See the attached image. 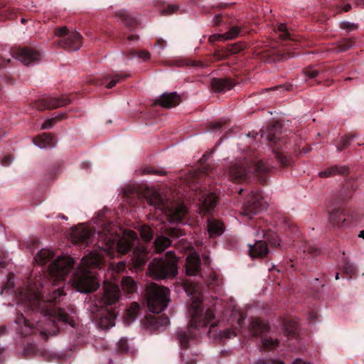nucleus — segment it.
I'll use <instances>...</instances> for the list:
<instances>
[{
    "instance_id": "1",
    "label": "nucleus",
    "mask_w": 364,
    "mask_h": 364,
    "mask_svg": "<svg viewBox=\"0 0 364 364\" xmlns=\"http://www.w3.org/2000/svg\"><path fill=\"white\" fill-rule=\"evenodd\" d=\"M178 260L172 251L166 253L165 257L154 259L149 264V274L154 279L173 277L177 274Z\"/></svg>"
},
{
    "instance_id": "2",
    "label": "nucleus",
    "mask_w": 364,
    "mask_h": 364,
    "mask_svg": "<svg viewBox=\"0 0 364 364\" xmlns=\"http://www.w3.org/2000/svg\"><path fill=\"white\" fill-rule=\"evenodd\" d=\"M170 290L164 286L151 283L145 289V298L149 310L154 314L163 311L170 301Z\"/></svg>"
},
{
    "instance_id": "3",
    "label": "nucleus",
    "mask_w": 364,
    "mask_h": 364,
    "mask_svg": "<svg viewBox=\"0 0 364 364\" xmlns=\"http://www.w3.org/2000/svg\"><path fill=\"white\" fill-rule=\"evenodd\" d=\"M191 303L190 304L188 313L189 316V327L194 328H200L206 327L210 324L211 326L214 325L212 323L215 319V312L211 308H208L204 314H203L202 299L200 296L192 297Z\"/></svg>"
},
{
    "instance_id": "4",
    "label": "nucleus",
    "mask_w": 364,
    "mask_h": 364,
    "mask_svg": "<svg viewBox=\"0 0 364 364\" xmlns=\"http://www.w3.org/2000/svg\"><path fill=\"white\" fill-rule=\"evenodd\" d=\"M71 284L77 291L81 293L95 291L100 286L94 272L80 265L73 274Z\"/></svg>"
},
{
    "instance_id": "5",
    "label": "nucleus",
    "mask_w": 364,
    "mask_h": 364,
    "mask_svg": "<svg viewBox=\"0 0 364 364\" xmlns=\"http://www.w3.org/2000/svg\"><path fill=\"white\" fill-rule=\"evenodd\" d=\"M69 95L51 96L43 95L31 103V106L39 111L51 110L65 107L71 104Z\"/></svg>"
},
{
    "instance_id": "6",
    "label": "nucleus",
    "mask_w": 364,
    "mask_h": 364,
    "mask_svg": "<svg viewBox=\"0 0 364 364\" xmlns=\"http://www.w3.org/2000/svg\"><path fill=\"white\" fill-rule=\"evenodd\" d=\"M74 263L73 259L69 256L58 257L49 265L48 273L55 281H64Z\"/></svg>"
},
{
    "instance_id": "7",
    "label": "nucleus",
    "mask_w": 364,
    "mask_h": 364,
    "mask_svg": "<svg viewBox=\"0 0 364 364\" xmlns=\"http://www.w3.org/2000/svg\"><path fill=\"white\" fill-rule=\"evenodd\" d=\"M121 298L119 287L113 282L105 281L102 288L100 303L104 306H111L117 304Z\"/></svg>"
},
{
    "instance_id": "8",
    "label": "nucleus",
    "mask_w": 364,
    "mask_h": 364,
    "mask_svg": "<svg viewBox=\"0 0 364 364\" xmlns=\"http://www.w3.org/2000/svg\"><path fill=\"white\" fill-rule=\"evenodd\" d=\"M15 57L26 65L38 61L41 59L40 52L31 47H18L14 51Z\"/></svg>"
},
{
    "instance_id": "9",
    "label": "nucleus",
    "mask_w": 364,
    "mask_h": 364,
    "mask_svg": "<svg viewBox=\"0 0 364 364\" xmlns=\"http://www.w3.org/2000/svg\"><path fill=\"white\" fill-rule=\"evenodd\" d=\"M117 239V235L115 231L105 230L99 235L98 246L107 255H112Z\"/></svg>"
},
{
    "instance_id": "10",
    "label": "nucleus",
    "mask_w": 364,
    "mask_h": 364,
    "mask_svg": "<svg viewBox=\"0 0 364 364\" xmlns=\"http://www.w3.org/2000/svg\"><path fill=\"white\" fill-rule=\"evenodd\" d=\"M137 239L136 233L133 230H127L123 233L122 237L117 244V252L122 255L127 254Z\"/></svg>"
},
{
    "instance_id": "11",
    "label": "nucleus",
    "mask_w": 364,
    "mask_h": 364,
    "mask_svg": "<svg viewBox=\"0 0 364 364\" xmlns=\"http://www.w3.org/2000/svg\"><path fill=\"white\" fill-rule=\"evenodd\" d=\"M92 233V230L84 225H79L72 228L70 240L73 244L86 242L89 240Z\"/></svg>"
},
{
    "instance_id": "12",
    "label": "nucleus",
    "mask_w": 364,
    "mask_h": 364,
    "mask_svg": "<svg viewBox=\"0 0 364 364\" xmlns=\"http://www.w3.org/2000/svg\"><path fill=\"white\" fill-rule=\"evenodd\" d=\"M181 102V96L176 92L164 93L154 100V105H159L164 108L170 109L178 105Z\"/></svg>"
},
{
    "instance_id": "13",
    "label": "nucleus",
    "mask_w": 364,
    "mask_h": 364,
    "mask_svg": "<svg viewBox=\"0 0 364 364\" xmlns=\"http://www.w3.org/2000/svg\"><path fill=\"white\" fill-rule=\"evenodd\" d=\"M105 262L103 256L97 252H91L84 256L80 266L90 269L91 268H100Z\"/></svg>"
},
{
    "instance_id": "14",
    "label": "nucleus",
    "mask_w": 364,
    "mask_h": 364,
    "mask_svg": "<svg viewBox=\"0 0 364 364\" xmlns=\"http://www.w3.org/2000/svg\"><path fill=\"white\" fill-rule=\"evenodd\" d=\"M266 206L263 197L259 193H252L250 198L245 205V209L251 213L255 214Z\"/></svg>"
},
{
    "instance_id": "15",
    "label": "nucleus",
    "mask_w": 364,
    "mask_h": 364,
    "mask_svg": "<svg viewBox=\"0 0 364 364\" xmlns=\"http://www.w3.org/2000/svg\"><path fill=\"white\" fill-rule=\"evenodd\" d=\"M248 328L252 336L255 337L260 336L270 330L269 324L259 318H252Z\"/></svg>"
},
{
    "instance_id": "16",
    "label": "nucleus",
    "mask_w": 364,
    "mask_h": 364,
    "mask_svg": "<svg viewBox=\"0 0 364 364\" xmlns=\"http://www.w3.org/2000/svg\"><path fill=\"white\" fill-rule=\"evenodd\" d=\"M200 259L196 252L191 253L186 258V272L188 276H196L200 272Z\"/></svg>"
},
{
    "instance_id": "17",
    "label": "nucleus",
    "mask_w": 364,
    "mask_h": 364,
    "mask_svg": "<svg viewBox=\"0 0 364 364\" xmlns=\"http://www.w3.org/2000/svg\"><path fill=\"white\" fill-rule=\"evenodd\" d=\"M59 44L65 48L77 50L80 49L82 45V36L77 32L74 31L69 34L68 37L65 40H60Z\"/></svg>"
},
{
    "instance_id": "18",
    "label": "nucleus",
    "mask_w": 364,
    "mask_h": 364,
    "mask_svg": "<svg viewBox=\"0 0 364 364\" xmlns=\"http://www.w3.org/2000/svg\"><path fill=\"white\" fill-rule=\"evenodd\" d=\"M249 166H245L240 164H236L230 169V176L237 181H245L250 173Z\"/></svg>"
},
{
    "instance_id": "19",
    "label": "nucleus",
    "mask_w": 364,
    "mask_h": 364,
    "mask_svg": "<svg viewBox=\"0 0 364 364\" xmlns=\"http://www.w3.org/2000/svg\"><path fill=\"white\" fill-rule=\"evenodd\" d=\"M268 253V246L264 241H257L250 247V255L254 258H264Z\"/></svg>"
},
{
    "instance_id": "20",
    "label": "nucleus",
    "mask_w": 364,
    "mask_h": 364,
    "mask_svg": "<svg viewBox=\"0 0 364 364\" xmlns=\"http://www.w3.org/2000/svg\"><path fill=\"white\" fill-rule=\"evenodd\" d=\"M235 84L229 78H213L211 81V87L214 92H220L230 90Z\"/></svg>"
},
{
    "instance_id": "21",
    "label": "nucleus",
    "mask_w": 364,
    "mask_h": 364,
    "mask_svg": "<svg viewBox=\"0 0 364 364\" xmlns=\"http://www.w3.org/2000/svg\"><path fill=\"white\" fill-rule=\"evenodd\" d=\"M148 253L142 247H136L133 252L132 258V264L134 268H140L145 265L148 259Z\"/></svg>"
},
{
    "instance_id": "22",
    "label": "nucleus",
    "mask_w": 364,
    "mask_h": 364,
    "mask_svg": "<svg viewBox=\"0 0 364 364\" xmlns=\"http://www.w3.org/2000/svg\"><path fill=\"white\" fill-rule=\"evenodd\" d=\"M218 197L215 194L210 193L208 194L202 201L200 207V213L205 215L210 213L216 206Z\"/></svg>"
},
{
    "instance_id": "23",
    "label": "nucleus",
    "mask_w": 364,
    "mask_h": 364,
    "mask_svg": "<svg viewBox=\"0 0 364 364\" xmlns=\"http://www.w3.org/2000/svg\"><path fill=\"white\" fill-rule=\"evenodd\" d=\"M207 229L210 237H215L223 233L225 227L220 220L210 219L208 220Z\"/></svg>"
},
{
    "instance_id": "24",
    "label": "nucleus",
    "mask_w": 364,
    "mask_h": 364,
    "mask_svg": "<svg viewBox=\"0 0 364 364\" xmlns=\"http://www.w3.org/2000/svg\"><path fill=\"white\" fill-rule=\"evenodd\" d=\"M186 213H187V208L184 205H183V204L178 205L175 208L173 211L168 215V220L170 223L180 222L184 218Z\"/></svg>"
},
{
    "instance_id": "25",
    "label": "nucleus",
    "mask_w": 364,
    "mask_h": 364,
    "mask_svg": "<svg viewBox=\"0 0 364 364\" xmlns=\"http://www.w3.org/2000/svg\"><path fill=\"white\" fill-rule=\"evenodd\" d=\"M144 196L151 205L159 208L161 203L160 195L155 191L146 188L144 192Z\"/></svg>"
},
{
    "instance_id": "26",
    "label": "nucleus",
    "mask_w": 364,
    "mask_h": 364,
    "mask_svg": "<svg viewBox=\"0 0 364 364\" xmlns=\"http://www.w3.org/2000/svg\"><path fill=\"white\" fill-rule=\"evenodd\" d=\"M121 287L126 294H133L137 289L136 282L131 277H124L122 279Z\"/></svg>"
},
{
    "instance_id": "27",
    "label": "nucleus",
    "mask_w": 364,
    "mask_h": 364,
    "mask_svg": "<svg viewBox=\"0 0 364 364\" xmlns=\"http://www.w3.org/2000/svg\"><path fill=\"white\" fill-rule=\"evenodd\" d=\"M53 257L54 252L53 251L48 249H42L36 255L35 260L38 264L43 265L48 263Z\"/></svg>"
},
{
    "instance_id": "28",
    "label": "nucleus",
    "mask_w": 364,
    "mask_h": 364,
    "mask_svg": "<svg viewBox=\"0 0 364 364\" xmlns=\"http://www.w3.org/2000/svg\"><path fill=\"white\" fill-rule=\"evenodd\" d=\"M171 244V242L168 237L164 236L157 237L154 241L156 252L157 253H161L168 248Z\"/></svg>"
},
{
    "instance_id": "29",
    "label": "nucleus",
    "mask_w": 364,
    "mask_h": 364,
    "mask_svg": "<svg viewBox=\"0 0 364 364\" xmlns=\"http://www.w3.org/2000/svg\"><path fill=\"white\" fill-rule=\"evenodd\" d=\"M140 310V306L137 302H132L129 308L127 310L126 316L128 322L135 320Z\"/></svg>"
},
{
    "instance_id": "30",
    "label": "nucleus",
    "mask_w": 364,
    "mask_h": 364,
    "mask_svg": "<svg viewBox=\"0 0 364 364\" xmlns=\"http://www.w3.org/2000/svg\"><path fill=\"white\" fill-rule=\"evenodd\" d=\"M354 41L351 38H345L338 41L333 50L336 52H343L350 48L354 45Z\"/></svg>"
},
{
    "instance_id": "31",
    "label": "nucleus",
    "mask_w": 364,
    "mask_h": 364,
    "mask_svg": "<svg viewBox=\"0 0 364 364\" xmlns=\"http://www.w3.org/2000/svg\"><path fill=\"white\" fill-rule=\"evenodd\" d=\"M53 315L57 316L58 319L64 323H67L73 326L74 321L70 317V316L62 309H57Z\"/></svg>"
},
{
    "instance_id": "32",
    "label": "nucleus",
    "mask_w": 364,
    "mask_h": 364,
    "mask_svg": "<svg viewBox=\"0 0 364 364\" xmlns=\"http://www.w3.org/2000/svg\"><path fill=\"white\" fill-rule=\"evenodd\" d=\"M127 55L131 57L137 56L143 61H146L151 58V53L148 50H132L127 53Z\"/></svg>"
},
{
    "instance_id": "33",
    "label": "nucleus",
    "mask_w": 364,
    "mask_h": 364,
    "mask_svg": "<svg viewBox=\"0 0 364 364\" xmlns=\"http://www.w3.org/2000/svg\"><path fill=\"white\" fill-rule=\"evenodd\" d=\"M251 173H265L269 171L268 167L262 161H257L253 165L249 166Z\"/></svg>"
},
{
    "instance_id": "34",
    "label": "nucleus",
    "mask_w": 364,
    "mask_h": 364,
    "mask_svg": "<svg viewBox=\"0 0 364 364\" xmlns=\"http://www.w3.org/2000/svg\"><path fill=\"white\" fill-rule=\"evenodd\" d=\"M53 140L54 136L51 133H44L36 139V142L38 143V141H42L43 144H38V146L44 147L46 144H51Z\"/></svg>"
},
{
    "instance_id": "35",
    "label": "nucleus",
    "mask_w": 364,
    "mask_h": 364,
    "mask_svg": "<svg viewBox=\"0 0 364 364\" xmlns=\"http://www.w3.org/2000/svg\"><path fill=\"white\" fill-rule=\"evenodd\" d=\"M116 318V315L114 313L109 314V316H105L101 318L100 326L102 328H108L114 325V319Z\"/></svg>"
},
{
    "instance_id": "36",
    "label": "nucleus",
    "mask_w": 364,
    "mask_h": 364,
    "mask_svg": "<svg viewBox=\"0 0 364 364\" xmlns=\"http://www.w3.org/2000/svg\"><path fill=\"white\" fill-rule=\"evenodd\" d=\"M140 235L141 238L146 241H150L153 237V231L149 225H143L140 228Z\"/></svg>"
},
{
    "instance_id": "37",
    "label": "nucleus",
    "mask_w": 364,
    "mask_h": 364,
    "mask_svg": "<svg viewBox=\"0 0 364 364\" xmlns=\"http://www.w3.org/2000/svg\"><path fill=\"white\" fill-rule=\"evenodd\" d=\"M302 72L304 76L308 79H314L319 74V71L314 67L305 68L303 69Z\"/></svg>"
},
{
    "instance_id": "38",
    "label": "nucleus",
    "mask_w": 364,
    "mask_h": 364,
    "mask_svg": "<svg viewBox=\"0 0 364 364\" xmlns=\"http://www.w3.org/2000/svg\"><path fill=\"white\" fill-rule=\"evenodd\" d=\"M277 32L279 33V37L280 39L285 41L289 38L290 34L287 30L286 24L280 23L278 26Z\"/></svg>"
},
{
    "instance_id": "39",
    "label": "nucleus",
    "mask_w": 364,
    "mask_h": 364,
    "mask_svg": "<svg viewBox=\"0 0 364 364\" xmlns=\"http://www.w3.org/2000/svg\"><path fill=\"white\" fill-rule=\"evenodd\" d=\"M240 31H241V29L238 26L231 27L228 31L225 33L226 39L228 41H229V40H232V39L237 38L239 36Z\"/></svg>"
},
{
    "instance_id": "40",
    "label": "nucleus",
    "mask_w": 364,
    "mask_h": 364,
    "mask_svg": "<svg viewBox=\"0 0 364 364\" xmlns=\"http://www.w3.org/2000/svg\"><path fill=\"white\" fill-rule=\"evenodd\" d=\"M338 173H340L338 167L333 166V167L328 168L326 170L320 171L318 175L321 178H327V177H330L332 176H335Z\"/></svg>"
},
{
    "instance_id": "41",
    "label": "nucleus",
    "mask_w": 364,
    "mask_h": 364,
    "mask_svg": "<svg viewBox=\"0 0 364 364\" xmlns=\"http://www.w3.org/2000/svg\"><path fill=\"white\" fill-rule=\"evenodd\" d=\"M262 342L263 346L268 349H273L279 345V341L277 339L274 340L272 338H263Z\"/></svg>"
},
{
    "instance_id": "42",
    "label": "nucleus",
    "mask_w": 364,
    "mask_h": 364,
    "mask_svg": "<svg viewBox=\"0 0 364 364\" xmlns=\"http://www.w3.org/2000/svg\"><path fill=\"white\" fill-rule=\"evenodd\" d=\"M304 252L311 255L313 256H317L320 255L321 250L317 246L307 245L304 249Z\"/></svg>"
},
{
    "instance_id": "43",
    "label": "nucleus",
    "mask_w": 364,
    "mask_h": 364,
    "mask_svg": "<svg viewBox=\"0 0 364 364\" xmlns=\"http://www.w3.org/2000/svg\"><path fill=\"white\" fill-rule=\"evenodd\" d=\"M166 172L163 170H154L151 167H146L141 169V174H156V175H166Z\"/></svg>"
},
{
    "instance_id": "44",
    "label": "nucleus",
    "mask_w": 364,
    "mask_h": 364,
    "mask_svg": "<svg viewBox=\"0 0 364 364\" xmlns=\"http://www.w3.org/2000/svg\"><path fill=\"white\" fill-rule=\"evenodd\" d=\"M54 33L55 36L59 37H63L70 34L67 26H60L56 28L54 31Z\"/></svg>"
},
{
    "instance_id": "45",
    "label": "nucleus",
    "mask_w": 364,
    "mask_h": 364,
    "mask_svg": "<svg viewBox=\"0 0 364 364\" xmlns=\"http://www.w3.org/2000/svg\"><path fill=\"white\" fill-rule=\"evenodd\" d=\"M340 27L343 30L350 31L356 29L358 28V25L349 21H342L340 23Z\"/></svg>"
},
{
    "instance_id": "46",
    "label": "nucleus",
    "mask_w": 364,
    "mask_h": 364,
    "mask_svg": "<svg viewBox=\"0 0 364 364\" xmlns=\"http://www.w3.org/2000/svg\"><path fill=\"white\" fill-rule=\"evenodd\" d=\"M208 41L210 43H213L216 41H228L226 39L225 34H213L210 36Z\"/></svg>"
},
{
    "instance_id": "47",
    "label": "nucleus",
    "mask_w": 364,
    "mask_h": 364,
    "mask_svg": "<svg viewBox=\"0 0 364 364\" xmlns=\"http://www.w3.org/2000/svg\"><path fill=\"white\" fill-rule=\"evenodd\" d=\"M178 9V6L171 4L166 9L161 10V14L164 15H170L175 13Z\"/></svg>"
},
{
    "instance_id": "48",
    "label": "nucleus",
    "mask_w": 364,
    "mask_h": 364,
    "mask_svg": "<svg viewBox=\"0 0 364 364\" xmlns=\"http://www.w3.org/2000/svg\"><path fill=\"white\" fill-rule=\"evenodd\" d=\"M126 78V76H119V75H116L114 77V78L107 85L106 87L107 89H111L113 87H114L117 83H118L119 82L124 80Z\"/></svg>"
},
{
    "instance_id": "49",
    "label": "nucleus",
    "mask_w": 364,
    "mask_h": 364,
    "mask_svg": "<svg viewBox=\"0 0 364 364\" xmlns=\"http://www.w3.org/2000/svg\"><path fill=\"white\" fill-rule=\"evenodd\" d=\"M166 233L170 237H178L181 235H183V233L181 231V230L173 228H168L166 231Z\"/></svg>"
},
{
    "instance_id": "50",
    "label": "nucleus",
    "mask_w": 364,
    "mask_h": 364,
    "mask_svg": "<svg viewBox=\"0 0 364 364\" xmlns=\"http://www.w3.org/2000/svg\"><path fill=\"white\" fill-rule=\"evenodd\" d=\"M350 9L351 5L349 3H345L343 5H338L336 7V13L335 15L341 14V11L348 12Z\"/></svg>"
},
{
    "instance_id": "51",
    "label": "nucleus",
    "mask_w": 364,
    "mask_h": 364,
    "mask_svg": "<svg viewBox=\"0 0 364 364\" xmlns=\"http://www.w3.org/2000/svg\"><path fill=\"white\" fill-rule=\"evenodd\" d=\"M56 123V119L53 118L47 119L41 125V129H46L53 127Z\"/></svg>"
},
{
    "instance_id": "52",
    "label": "nucleus",
    "mask_w": 364,
    "mask_h": 364,
    "mask_svg": "<svg viewBox=\"0 0 364 364\" xmlns=\"http://www.w3.org/2000/svg\"><path fill=\"white\" fill-rule=\"evenodd\" d=\"M179 341L183 348H188V337L186 333H181L178 334Z\"/></svg>"
},
{
    "instance_id": "53",
    "label": "nucleus",
    "mask_w": 364,
    "mask_h": 364,
    "mask_svg": "<svg viewBox=\"0 0 364 364\" xmlns=\"http://www.w3.org/2000/svg\"><path fill=\"white\" fill-rule=\"evenodd\" d=\"M235 333L234 331L230 329H225L224 331H220V338H230L232 337L235 336Z\"/></svg>"
},
{
    "instance_id": "54",
    "label": "nucleus",
    "mask_w": 364,
    "mask_h": 364,
    "mask_svg": "<svg viewBox=\"0 0 364 364\" xmlns=\"http://www.w3.org/2000/svg\"><path fill=\"white\" fill-rule=\"evenodd\" d=\"M350 141V137L346 136V137L343 138L341 139V144L338 146V150L342 151V150L346 149L348 147V146L349 145Z\"/></svg>"
},
{
    "instance_id": "55",
    "label": "nucleus",
    "mask_w": 364,
    "mask_h": 364,
    "mask_svg": "<svg viewBox=\"0 0 364 364\" xmlns=\"http://www.w3.org/2000/svg\"><path fill=\"white\" fill-rule=\"evenodd\" d=\"M276 157L277 161L280 163L282 166L289 165V162L285 156H283L281 154L277 153Z\"/></svg>"
},
{
    "instance_id": "56",
    "label": "nucleus",
    "mask_w": 364,
    "mask_h": 364,
    "mask_svg": "<svg viewBox=\"0 0 364 364\" xmlns=\"http://www.w3.org/2000/svg\"><path fill=\"white\" fill-rule=\"evenodd\" d=\"M294 56L293 53L287 52V53H282L281 54L278 55V60H284L290 58H293Z\"/></svg>"
},
{
    "instance_id": "57",
    "label": "nucleus",
    "mask_w": 364,
    "mask_h": 364,
    "mask_svg": "<svg viewBox=\"0 0 364 364\" xmlns=\"http://www.w3.org/2000/svg\"><path fill=\"white\" fill-rule=\"evenodd\" d=\"M269 242L271 245L278 247L280 245V239L277 235H274Z\"/></svg>"
},
{
    "instance_id": "58",
    "label": "nucleus",
    "mask_w": 364,
    "mask_h": 364,
    "mask_svg": "<svg viewBox=\"0 0 364 364\" xmlns=\"http://www.w3.org/2000/svg\"><path fill=\"white\" fill-rule=\"evenodd\" d=\"M213 55L217 58V60H223L226 58V55L222 53V51L220 50H216Z\"/></svg>"
},
{
    "instance_id": "59",
    "label": "nucleus",
    "mask_w": 364,
    "mask_h": 364,
    "mask_svg": "<svg viewBox=\"0 0 364 364\" xmlns=\"http://www.w3.org/2000/svg\"><path fill=\"white\" fill-rule=\"evenodd\" d=\"M67 118V114L66 113H60L57 116L54 117L55 119H56V122L61 121L63 119H65Z\"/></svg>"
},
{
    "instance_id": "60",
    "label": "nucleus",
    "mask_w": 364,
    "mask_h": 364,
    "mask_svg": "<svg viewBox=\"0 0 364 364\" xmlns=\"http://www.w3.org/2000/svg\"><path fill=\"white\" fill-rule=\"evenodd\" d=\"M188 65L191 66H203V63L201 61H194V60H189L187 63Z\"/></svg>"
},
{
    "instance_id": "61",
    "label": "nucleus",
    "mask_w": 364,
    "mask_h": 364,
    "mask_svg": "<svg viewBox=\"0 0 364 364\" xmlns=\"http://www.w3.org/2000/svg\"><path fill=\"white\" fill-rule=\"evenodd\" d=\"M125 269V264L124 262H119L116 266V270L118 272L124 271Z\"/></svg>"
},
{
    "instance_id": "62",
    "label": "nucleus",
    "mask_w": 364,
    "mask_h": 364,
    "mask_svg": "<svg viewBox=\"0 0 364 364\" xmlns=\"http://www.w3.org/2000/svg\"><path fill=\"white\" fill-rule=\"evenodd\" d=\"M231 46L232 48L230 50V51L232 52V53H237L241 50V48H239V46L237 44H233Z\"/></svg>"
},
{
    "instance_id": "63",
    "label": "nucleus",
    "mask_w": 364,
    "mask_h": 364,
    "mask_svg": "<svg viewBox=\"0 0 364 364\" xmlns=\"http://www.w3.org/2000/svg\"><path fill=\"white\" fill-rule=\"evenodd\" d=\"M222 17L220 16H217L214 18V24L215 26H218L219 23L221 21Z\"/></svg>"
},
{
    "instance_id": "64",
    "label": "nucleus",
    "mask_w": 364,
    "mask_h": 364,
    "mask_svg": "<svg viewBox=\"0 0 364 364\" xmlns=\"http://www.w3.org/2000/svg\"><path fill=\"white\" fill-rule=\"evenodd\" d=\"M293 364H309V363L304 362L301 359H296Z\"/></svg>"
}]
</instances>
